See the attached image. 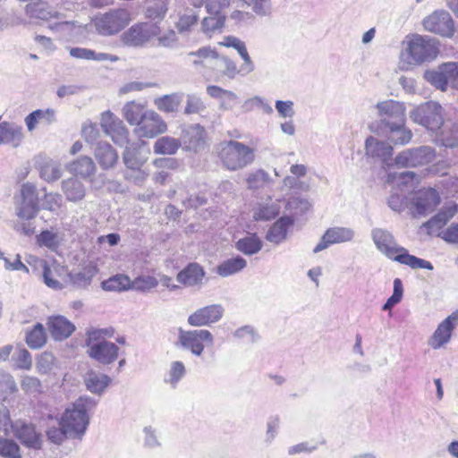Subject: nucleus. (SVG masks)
<instances>
[{"instance_id": "obj_3", "label": "nucleus", "mask_w": 458, "mask_h": 458, "mask_svg": "<svg viewBox=\"0 0 458 458\" xmlns=\"http://www.w3.org/2000/svg\"><path fill=\"white\" fill-rule=\"evenodd\" d=\"M97 406V401L89 396L79 397L63 413L60 425L68 430L69 437L81 439L89 424V413Z\"/></svg>"}, {"instance_id": "obj_11", "label": "nucleus", "mask_w": 458, "mask_h": 458, "mask_svg": "<svg viewBox=\"0 0 458 458\" xmlns=\"http://www.w3.org/2000/svg\"><path fill=\"white\" fill-rule=\"evenodd\" d=\"M436 157V149L431 146L411 148L400 152L394 158L399 167H418L430 164Z\"/></svg>"}, {"instance_id": "obj_37", "label": "nucleus", "mask_w": 458, "mask_h": 458, "mask_svg": "<svg viewBox=\"0 0 458 458\" xmlns=\"http://www.w3.org/2000/svg\"><path fill=\"white\" fill-rule=\"evenodd\" d=\"M97 272L98 270L95 266L88 265L81 271L69 273L68 277L75 287L85 288L91 284L92 278Z\"/></svg>"}, {"instance_id": "obj_47", "label": "nucleus", "mask_w": 458, "mask_h": 458, "mask_svg": "<svg viewBox=\"0 0 458 458\" xmlns=\"http://www.w3.org/2000/svg\"><path fill=\"white\" fill-rule=\"evenodd\" d=\"M123 116L131 125H139L148 111H144L143 106L135 102L127 103L123 109Z\"/></svg>"}, {"instance_id": "obj_6", "label": "nucleus", "mask_w": 458, "mask_h": 458, "mask_svg": "<svg viewBox=\"0 0 458 458\" xmlns=\"http://www.w3.org/2000/svg\"><path fill=\"white\" fill-rule=\"evenodd\" d=\"M24 13L27 17L31 20H39L43 21H50L55 20L53 24H49L48 28L53 31H63L65 27L70 25L69 21H64L65 15L54 8L47 2L37 1L29 3L24 7Z\"/></svg>"}, {"instance_id": "obj_52", "label": "nucleus", "mask_w": 458, "mask_h": 458, "mask_svg": "<svg viewBox=\"0 0 458 458\" xmlns=\"http://www.w3.org/2000/svg\"><path fill=\"white\" fill-rule=\"evenodd\" d=\"M252 12L260 17L269 16L272 13L271 0H242Z\"/></svg>"}, {"instance_id": "obj_59", "label": "nucleus", "mask_w": 458, "mask_h": 458, "mask_svg": "<svg viewBox=\"0 0 458 458\" xmlns=\"http://www.w3.org/2000/svg\"><path fill=\"white\" fill-rule=\"evenodd\" d=\"M27 24H29V21L16 13L13 10H12L11 13H6L4 16L0 15V31H3L9 27Z\"/></svg>"}, {"instance_id": "obj_61", "label": "nucleus", "mask_w": 458, "mask_h": 458, "mask_svg": "<svg viewBox=\"0 0 458 458\" xmlns=\"http://www.w3.org/2000/svg\"><path fill=\"white\" fill-rule=\"evenodd\" d=\"M396 184L399 187L413 188L420 182V175L411 171L399 173L395 176Z\"/></svg>"}, {"instance_id": "obj_18", "label": "nucleus", "mask_w": 458, "mask_h": 458, "mask_svg": "<svg viewBox=\"0 0 458 458\" xmlns=\"http://www.w3.org/2000/svg\"><path fill=\"white\" fill-rule=\"evenodd\" d=\"M354 235V231L348 227L335 226L328 228L322 235L319 242L315 246L313 252L322 251L333 244L351 242Z\"/></svg>"}, {"instance_id": "obj_62", "label": "nucleus", "mask_w": 458, "mask_h": 458, "mask_svg": "<svg viewBox=\"0 0 458 458\" xmlns=\"http://www.w3.org/2000/svg\"><path fill=\"white\" fill-rule=\"evenodd\" d=\"M206 108L204 103L199 97L194 94L187 95L186 106L184 108L185 114H199Z\"/></svg>"}, {"instance_id": "obj_26", "label": "nucleus", "mask_w": 458, "mask_h": 458, "mask_svg": "<svg viewBox=\"0 0 458 458\" xmlns=\"http://www.w3.org/2000/svg\"><path fill=\"white\" fill-rule=\"evenodd\" d=\"M293 222L290 216H281L267 232V241L274 244L282 243L286 240L288 229L293 225Z\"/></svg>"}, {"instance_id": "obj_54", "label": "nucleus", "mask_w": 458, "mask_h": 458, "mask_svg": "<svg viewBox=\"0 0 458 458\" xmlns=\"http://www.w3.org/2000/svg\"><path fill=\"white\" fill-rule=\"evenodd\" d=\"M158 284V281L157 278L151 276H140L131 281V289L140 291V292H147Z\"/></svg>"}, {"instance_id": "obj_49", "label": "nucleus", "mask_w": 458, "mask_h": 458, "mask_svg": "<svg viewBox=\"0 0 458 458\" xmlns=\"http://www.w3.org/2000/svg\"><path fill=\"white\" fill-rule=\"evenodd\" d=\"M105 291H124L131 289V281L129 276L122 274L115 275L102 282Z\"/></svg>"}, {"instance_id": "obj_43", "label": "nucleus", "mask_w": 458, "mask_h": 458, "mask_svg": "<svg viewBox=\"0 0 458 458\" xmlns=\"http://www.w3.org/2000/svg\"><path fill=\"white\" fill-rule=\"evenodd\" d=\"M71 56L77 59L96 60V61H116L117 57L106 53H97L94 50L83 47L70 48Z\"/></svg>"}, {"instance_id": "obj_35", "label": "nucleus", "mask_w": 458, "mask_h": 458, "mask_svg": "<svg viewBox=\"0 0 458 458\" xmlns=\"http://www.w3.org/2000/svg\"><path fill=\"white\" fill-rule=\"evenodd\" d=\"M438 140L442 145L446 148H454L458 146V125L451 121H443L439 129Z\"/></svg>"}, {"instance_id": "obj_25", "label": "nucleus", "mask_w": 458, "mask_h": 458, "mask_svg": "<svg viewBox=\"0 0 458 458\" xmlns=\"http://www.w3.org/2000/svg\"><path fill=\"white\" fill-rule=\"evenodd\" d=\"M365 149L368 156L377 158L385 164H387L393 155V148L390 144L379 140L373 136L367 138Z\"/></svg>"}, {"instance_id": "obj_4", "label": "nucleus", "mask_w": 458, "mask_h": 458, "mask_svg": "<svg viewBox=\"0 0 458 458\" xmlns=\"http://www.w3.org/2000/svg\"><path fill=\"white\" fill-rule=\"evenodd\" d=\"M218 157L225 168L238 171L254 161L255 150L242 142L230 140L219 144Z\"/></svg>"}, {"instance_id": "obj_31", "label": "nucleus", "mask_w": 458, "mask_h": 458, "mask_svg": "<svg viewBox=\"0 0 458 458\" xmlns=\"http://www.w3.org/2000/svg\"><path fill=\"white\" fill-rule=\"evenodd\" d=\"M40 177L46 182L57 181L62 176L61 165L50 158H40L37 161Z\"/></svg>"}, {"instance_id": "obj_60", "label": "nucleus", "mask_w": 458, "mask_h": 458, "mask_svg": "<svg viewBox=\"0 0 458 458\" xmlns=\"http://www.w3.org/2000/svg\"><path fill=\"white\" fill-rule=\"evenodd\" d=\"M198 18V14L193 11H187L179 17L176 23L177 30L181 33L189 31L191 28L197 23Z\"/></svg>"}, {"instance_id": "obj_9", "label": "nucleus", "mask_w": 458, "mask_h": 458, "mask_svg": "<svg viewBox=\"0 0 458 458\" xmlns=\"http://www.w3.org/2000/svg\"><path fill=\"white\" fill-rule=\"evenodd\" d=\"M15 205L16 215L21 219L31 220L37 216L39 211V203L35 184L28 182L21 186Z\"/></svg>"}, {"instance_id": "obj_7", "label": "nucleus", "mask_w": 458, "mask_h": 458, "mask_svg": "<svg viewBox=\"0 0 458 458\" xmlns=\"http://www.w3.org/2000/svg\"><path fill=\"white\" fill-rule=\"evenodd\" d=\"M443 108L434 101H428L414 107L410 112V118L415 123L420 124L427 130L436 131L443 124Z\"/></svg>"}, {"instance_id": "obj_34", "label": "nucleus", "mask_w": 458, "mask_h": 458, "mask_svg": "<svg viewBox=\"0 0 458 458\" xmlns=\"http://www.w3.org/2000/svg\"><path fill=\"white\" fill-rule=\"evenodd\" d=\"M183 93L176 92L157 98L154 104L157 108L165 113H175L182 101Z\"/></svg>"}, {"instance_id": "obj_29", "label": "nucleus", "mask_w": 458, "mask_h": 458, "mask_svg": "<svg viewBox=\"0 0 458 458\" xmlns=\"http://www.w3.org/2000/svg\"><path fill=\"white\" fill-rule=\"evenodd\" d=\"M205 271L197 263L189 264L177 275V281L186 286H195L202 284Z\"/></svg>"}, {"instance_id": "obj_19", "label": "nucleus", "mask_w": 458, "mask_h": 458, "mask_svg": "<svg viewBox=\"0 0 458 458\" xmlns=\"http://www.w3.org/2000/svg\"><path fill=\"white\" fill-rule=\"evenodd\" d=\"M88 355L103 365H109L114 362L119 354V347L113 342L102 340L96 343L87 351Z\"/></svg>"}, {"instance_id": "obj_5", "label": "nucleus", "mask_w": 458, "mask_h": 458, "mask_svg": "<svg viewBox=\"0 0 458 458\" xmlns=\"http://www.w3.org/2000/svg\"><path fill=\"white\" fill-rule=\"evenodd\" d=\"M214 335L208 329L184 330L178 329V338L175 346L190 352L192 355L200 357L206 345H213Z\"/></svg>"}, {"instance_id": "obj_15", "label": "nucleus", "mask_w": 458, "mask_h": 458, "mask_svg": "<svg viewBox=\"0 0 458 458\" xmlns=\"http://www.w3.org/2000/svg\"><path fill=\"white\" fill-rule=\"evenodd\" d=\"M225 309L221 304H211L197 309L187 318L191 327H208L217 323L224 317Z\"/></svg>"}, {"instance_id": "obj_38", "label": "nucleus", "mask_w": 458, "mask_h": 458, "mask_svg": "<svg viewBox=\"0 0 458 458\" xmlns=\"http://www.w3.org/2000/svg\"><path fill=\"white\" fill-rule=\"evenodd\" d=\"M247 266V261L241 256L233 257L223 261L217 266L216 272L223 277L234 275L243 270Z\"/></svg>"}, {"instance_id": "obj_2", "label": "nucleus", "mask_w": 458, "mask_h": 458, "mask_svg": "<svg viewBox=\"0 0 458 458\" xmlns=\"http://www.w3.org/2000/svg\"><path fill=\"white\" fill-rule=\"evenodd\" d=\"M439 53L437 40L428 36L413 35L401 52L400 68L409 70L412 66L431 62Z\"/></svg>"}, {"instance_id": "obj_28", "label": "nucleus", "mask_w": 458, "mask_h": 458, "mask_svg": "<svg viewBox=\"0 0 458 458\" xmlns=\"http://www.w3.org/2000/svg\"><path fill=\"white\" fill-rule=\"evenodd\" d=\"M111 382L112 379L109 376L93 369L89 370L84 376L87 390L98 395H101Z\"/></svg>"}, {"instance_id": "obj_32", "label": "nucleus", "mask_w": 458, "mask_h": 458, "mask_svg": "<svg viewBox=\"0 0 458 458\" xmlns=\"http://www.w3.org/2000/svg\"><path fill=\"white\" fill-rule=\"evenodd\" d=\"M55 121V112L54 109H37L25 117V124L29 131L35 130L39 123L51 124Z\"/></svg>"}, {"instance_id": "obj_30", "label": "nucleus", "mask_w": 458, "mask_h": 458, "mask_svg": "<svg viewBox=\"0 0 458 458\" xmlns=\"http://www.w3.org/2000/svg\"><path fill=\"white\" fill-rule=\"evenodd\" d=\"M62 191L66 199L71 202L81 201L86 195V188L84 184L73 177L62 182Z\"/></svg>"}, {"instance_id": "obj_20", "label": "nucleus", "mask_w": 458, "mask_h": 458, "mask_svg": "<svg viewBox=\"0 0 458 458\" xmlns=\"http://www.w3.org/2000/svg\"><path fill=\"white\" fill-rule=\"evenodd\" d=\"M181 146L186 150L199 152L205 148V130L199 124L189 126L182 131Z\"/></svg>"}, {"instance_id": "obj_50", "label": "nucleus", "mask_w": 458, "mask_h": 458, "mask_svg": "<svg viewBox=\"0 0 458 458\" xmlns=\"http://www.w3.org/2000/svg\"><path fill=\"white\" fill-rule=\"evenodd\" d=\"M18 391V387L13 377L0 369V402L5 401L8 396Z\"/></svg>"}, {"instance_id": "obj_48", "label": "nucleus", "mask_w": 458, "mask_h": 458, "mask_svg": "<svg viewBox=\"0 0 458 458\" xmlns=\"http://www.w3.org/2000/svg\"><path fill=\"white\" fill-rule=\"evenodd\" d=\"M424 79L432 86L440 89L441 91L446 90L445 76L443 69V64L438 65L436 69H429L424 72Z\"/></svg>"}, {"instance_id": "obj_41", "label": "nucleus", "mask_w": 458, "mask_h": 458, "mask_svg": "<svg viewBox=\"0 0 458 458\" xmlns=\"http://www.w3.org/2000/svg\"><path fill=\"white\" fill-rule=\"evenodd\" d=\"M214 56H216V51L213 48L210 47H203L197 51L187 53L185 62L198 67L199 65H205L206 62L211 64Z\"/></svg>"}, {"instance_id": "obj_12", "label": "nucleus", "mask_w": 458, "mask_h": 458, "mask_svg": "<svg viewBox=\"0 0 458 458\" xmlns=\"http://www.w3.org/2000/svg\"><path fill=\"white\" fill-rule=\"evenodd\" d=\"M379 120L370 125L372 131L391 125L394 123L406 121L405 106L403 103L389 99L377 104Z\"/></svg>"}, {"instance_id": "obj_51", "label": "nucleus", "mask_w": 458, "mask_h": 458, "mask_svg": "<svg viewBox=\"0 0 458 458\" xmlns=\"http://www.w3.org/2000/svg\"><path fill=\"white\" fill-rule=\"evenodd\" d=\"M246 182L250 189H260L269 184L271 182V178L266 171L259 169L250 173L248 175Z\"/></svg>"}, {"instance_id": "obj_23", "label": "nucleus", "mask_w": 458, "mask_h": 458, "mask_svg": "<svg viewBox=\"0 0 458 458\" xmlns=\"http://www.w3.org/2000/svg\"><path fill=\"white\" fill-rule=\"evenodd\" d=\"M153 35L152 26L139 23L131 26L123 35V42L128 46L140 47L148 42Z\"/></svg>"}, {"instance_id": "obj_44", "label": "nucleus", "mask_w": 458, "mask_h": 458, "mask_svg": "<svg viewBox=\"0 0 458 458\" xmlns=\"http://www.w3.org/2000/svg\"><path fill=\"white\" fill-rule=\"evenodd\" d=\"M181 147V141L169 136L157 139L154 144V152L161 155H173Z\"/></svg>"}, {"instance_id": "obj_16", "label": "nucleus", "mask_w": 458, "mask_h": 458, "mask_svg": "<svg viewBox=\"0 0 458 458\" xmlns=\"http://www.w3.org/2000/svg\"><path fill=\"white\" fill-rule=\"evenodd\" d=\"M458 326V310L445 318L436 328L428 340V344L434 350H438L447 344L452 338L454 329Z\"/></svg>"}, {"instance_id": "obj_1", "label": "nucleus", "mask_w": 458, "mask_h": 458, "mask_svg": "<svg viewBox=\"0 0 458 458\" xmlns=\"http://www.w3.org/2000/svg\"><path fill=\"white\" fill-rule=\"evenodd\" d=\"M371 239L377 250L394 261L406 265L411 269L432 270L434 268L431 262L411 255L405 248L399 246L392 233L386 229H372Z\"/></svg>"}, {"instance_id": "obj_22", "label": "nucleus", "mask_w": 458, "mask_h": 458, "mask_svg": "<svg viewBox=\"0 0 458 458\" xmlns=\"http://www.w3.org/2000/svg\"><path fill=\"white\" fill-rule=\"evenodd\" d=\"M165 131V123L161 116L154 111H148L138 125L139 134L147 138H153Z\"/></svg>"}, {"instance_id": "obj_40", "label": "nucleus", "mask_w": 458, "mask_h": 458, "mask_svg": "<svg viewBox=\"0 0 458 458\" xmlns=\"http://www.w3.org/2000/svg\"><path fill=\"white\" fill-rule=\"evenodd\" d=\"M167 10V0H147L145 3L146 17L157 22L165 18Z\"/></svg>"}, {"instance_id": "obj_63", "label": "nucleus", "mask_w": 458, "mask_h": 458, "mask_svg": "<svg viewBox=\"0 0 458 458\" xmlns=\"http://www.w3.org/2000/svg\"><path fill=\"white\" fill-rule=\"evenodd\" d=\"M280 427V418L278 415L271 416L267 422V431L265 436V442L271 444L278 434Z\"/></svg>"}, {"instance_id": "obj_45", "label": "nucleus", "mask_w": 458, "mask_h": 458, "mask_svg": "<svg viewBox=\"0 0 458 458\" xmlns=\"http://www.w3.org/2000/svg\"><path fill=\"white\" fill-rule=\"evenodd\" d=\"M46 342L47 334L41 323H37L26 335V343L31 349H39Z\"/></svg>"}, {"instance_id": "obj_55", "label": "nucleus", "mask_w": 458, "mask_h": 458, "mask_svg": "<svg viewBox=\"0 0 458 458\" xmlns=\"http://www.w3.org/2000/svg\"><path fill=\"white\" fill-rule=\"evenodd\" d=\"M443 69L445 76L446 88L450 85L451 88L458 90V63H444Z\"/></svg>"}, {"instance_id": "obj_46", "label": "nucleus", "mask_w": 458, "mask_h": 458, "mask_svg": "<svg viewBox=\"0 0 458 458\" xmlns=\"http://www.w3.org/2000/svg\"><path fill=\"white\" fill-rule=\"evenodd\" d=\"M187 370L182 361L175 360L171 362L165 382L173 388L177 387L179 382L186 376Z\"/></svg>"}, {"instance_id": "obj_56", "label": "nucleus", "mask_w": 458, "mask_h": 458, "mask_svg": "<svg viewBox=\"0 0 458 458\" xmlns=\"http://www.w3.org/2000/svg\"><path fill=\"white\" fill-rule=\"evenodd\" d=\"M38 242L40 246H45L55 250L60 244V238L57 233L50 230H44L39 235H38Z\"/></svg>"}, {"instance_id": "obj_17", "label": "nucleus", "mask_w": 458, "mask_h": 458, "mask_svg": "<svg viewBox=\"0 0 458 458\" xmlns=\"http://www.w3.org/2000/svg\"><path fill=\"white\" fill-rule=\"evenodd\" d=\"M458 212V205L454 202L446 203L437 215L424 223L421 228L426 229L428 235H437L442 238L441 229Z\"/></svg>"}, {"instance_id": "obj_53", "label": "nucleus", "mask_w": 458, "mask_h": 458, "mask_svg": "<svg viewBox=\"0 0 458 458\" xmlns=\"http://www.w3.org/2000/svg\"><path fill=\"white\" fill-rule=\"evenodd\" d=\"M0 455L5 458H21L20 446L7 438H0Z\"/></svg>"}, {"instance_id": "obj_33", "label": "nucleus", "mask_w": 458, "mask_h": 458, "mask_svg": "<svg viewBox=\"0 0 458 458\" xmlns=\"http://www.w3.org/2000/svg\"><path fill=\"white\" fill-rule=\"evenodd\" d=\"M262 247L263 242L256 233H249L245 237L239 239L235 243L237 250L247 256L258 253Z\"/></svg>"}, {"instance_id": "obj_58", "label": "nucleus", "mask_w": 458, "mask_h": 458, "mask_svg": "<svg viewBox=\"0 0 458 458\" xmlns=\"http://www.w3.org/2000/svg\"><path fill=\"white\" fill-rule=\"evenodd\" d=\"M47 440L56 445H60L69 437L68 430L60 424L58 427L52 426L46 430Z\"/></svg>"}, {"instance_id": "obj_24", "label": "nucleus", "mask_w": 458, "mask_h": 458, "mask_svg": "<svg viewBox=\"0 0 458 458\" xmlns=\"http://www.w3.org/2000/svg\"><path fill=\"white\" fill-rule=\"evenodd\" d=\"M47 324L51 336L56 341L68 338L75 330V326L64 316L50 317Z\"/></svg>"}, {"instance_id": "obj_8", "label": "nucleus", "mask_w": 458, "mask_h": 458, "mask_svg": "<svg viewBox=\"0 0 458 458\" xmlns=\"http://www.w3.org/2000/svg\"><path fill=\"white\" fill-rule=\"evenodd\" d=\"M130 21V13L126 9H114L96 16L93 22L100 35L110 36L120 32Z\"/></svg>"}, {"instance_id": "obj_13", "label": "nucleus", "mask_w": 458, "mask_h": 458, "mask_svg": "<svg viewBox=\"0 0 458 458\" xmlns=\"http://www.w3.org/2000/svg\"><path fill=\"white\" fill-rule=\"evenodd\" d=\"M439 203V193L433 188H424L413 194L411 211L414 217L424 216L433 212Z\"/></svg>"}, {"instance_id": "obj_57", "label": "nucleus", "mask_w": 458, "mask_h": 458, "mask_svg": "<svg viewBox=\"0 0 458 458\" xmlns=\"http://www.w3.org/2000/svg\"><path fill=\"white\" fill-rule=\"evenodd\" d=\"M279 214V208L276 204H267L260 206L255 210L253 217L255 220L267 221L274 219Z\"/></svg>"}, {"instance_id": "obj_14", "label": "nucleus", "mask_w": 458, "mask_h": 458, "mask_svg": "<svg viewBox=\"0 0 458 458\" xmlns=\"http://www.w3.org/2000/svg\"><path fill=\"white\" fill-rule=\"evenodd\" d=\"M426 30L443 37L451 38L454 33V24L450 13L444 10L435 11L423 20Z\"/></svg>"}, {"instance_id": "obj_21", "label": "nucleus", "mask_w": 458, "mask_h": 458, "mask_svg": "<svg viewBox=\"0 0 458 458\" xmlns=\"http://www.w3.org/2000/svg\"><path fill=\"white\" fill-rule=\"evenodd\" d=\"M374 132L386 138L394 145L408 144L412 138L411 130L405 126V121L391 123L389 126L375 130Z\"/></svg>"}, {"instance_id": "obj_64", "label": "nucleus", "mask_w": 458, "mask_h": 458, "mask_svg": "<svg viewBox=\"0 0 458 458\" xmlns=\"http://www.w3.org/2000/svg\"><path fill=\"white\" fill-rule=\"evenodd\" d=\"M62 203L63 199L59 193H46L42 203V208L55 212L61 208Z\"/></svg>"}, {"instance_id": "obj_27", "label": "nucleus", "mask_w": 458, "mask_h": 458, "mask_svg": "<svg viewBox=\"0 0 458 458\" xmlns=\"http://www.w3.org/2000/svg\"><path fill=\"white\" fill-rule=\"evenodd\" d=\"M95 158L103 170H108L117 163L118 154L107 142H98L94 151Z\"/></svg>"}, {"instance_id": "obj_10", "label": "nucleus", "mask_w": 458, "mask_h": 458, "mask_svg": "<svg viewBox=\"0 0 458 458\" xmlns=\"http://www.w3.org/2000/svg\"><path fill=\"white\" fill-rule=\"evenodd\" d=\"M13 436L28 449L40 450L43 447L44 439L42 433L36 425L22 420H17L11 424Z\"/></svg>"}, {"instance_id": "obj_42", "label": "nucleus", "mask_w": 458, "mask_h": 458, "mask_svg": "<svg viewBox=\"0 0 458 458\" xmlns=\"http://www.w3.org/2000/svg\"><path fill=\"white\" fill-rule=\"evenodd\" d=\"M225 21V15L209 14L201 21V31L209 38L216 33H221Z\"/></svg>"}, {"instance_id": "obj_39", "label": "nucleus", "mask_w": 458, "mask_h": 458, "mask_svg": "<svg viewBox=\"0 0 458 458\" xmlns=\"http://www.w3.org/2000/svg\"><path fill=\"white\" fill-rule=\"evenodd\" d=\"M210 65L230 79L235 78L240 73L236 64L233 60L225 55H220L216 52Z\"/></svg>"}, {"instance_id": "obj_36", "label": "nucleus", "mask_w": 458, "mask_h": 458, "mask_svg": "<svg viewBox=\"0 0 458 458\" xmlns=\"http://www.w3.org/2000/svg\"><path fill=\"white\" fill-rule=\"evenodd\" d=\"M69 170L82 178H89L94 175L96 165L90 157L82 156L70 164Z\"/></svg>"}]
</instances>
